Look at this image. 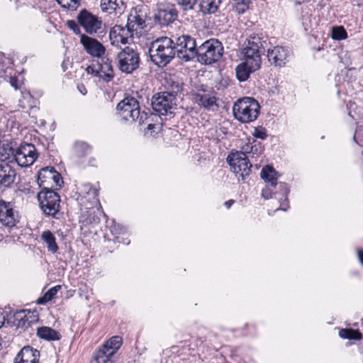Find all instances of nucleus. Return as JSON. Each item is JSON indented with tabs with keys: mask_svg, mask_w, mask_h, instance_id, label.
Returning <instances> with one entry per match:
<instances>
[{
	"mask_svg": "<svg viewBox=\"0 0 363 363\" xmlns=\"http://www.w3.org/2000/svg\"><path fill=\"white\" fill-rule=\"evenodd\" d=\"M74 152L79 157H85L91 152V147L84 142H77L74 145Z\"/></svg>",
	"mask_w": 363,
	"mask_h": 363,
	"instance_id": "f704fd0d",
	"label": "nucleus"
},
{
	"mask_svg": "<svg viewBox=\"0 0 363 363\" xmlns=\"http://www.w3.org/2000/svg\"><path fill=\"white\" fill-rule=\"evenodd\" d=\"M186 36H188V34L172 38L161 37L153 41L149 49L151 60L159 67L166 66L176 55L184 60L182 56L187 53V48L181 40Z\"/></svg>",
	"mask_w": 363,
	"mask_h": 363,
	"instance_id": "f257e3e1",
	"label": "nucleus"
},
{
	"mask_svg": "<svg viewBox=\"0 0 363 363\" xmlns=\"http://www.w3.org/2000/svg\"><path fill=\"white\" fill-rule=\"evenodd\" d=\"M51 181H53V182L55 184V186L58 187H61L62 184H63V180L61 175L55 170L51 179Z\"/></svg>",
	"mask_w": 363,
	"mask_h": 363,
	"instance_id": "c03bdc74",
	"label": "nucleus"
},
{
	"mask_svg": "<svg viewBox=\"0 0 363 363\" xmlns=\"http://www.w3.org/2000/svg\"><path fill=\"white\" fill-rule=\"evenodd\" d=\"M117 60L118 69L125 74H131L136 70L140 62L138 51L129 46L118 53Z\"/></svg>",
	"mask_w": 363,
	"mask_h": 363,
	"instance_id": "0eeeda50",
	"label": "nucleus"
},
{
	"mask_svg": "<svg viewBox=\"0 0 363 363\" xmlns=\"http://www.w3.org/2000/svg\"><path fill=\"white\" fill-rule=\"evenodd\" d=\"M123 4V0H101V9L104 12L111 13Z\"/></svg>",
	"mask_w": 363,
	"mask_h": 363,
	"instance_id": "2f4dec72",
	"label": "nucleus"
},
{
	"mask_svg": "<svg viewBox=\"0 0 363 363\" xmlns=\"http://www.w3.org/2000/svg\"><path fill=\"white\" fill-rule=\"evenodd\" d=\"M287 208H288V203L286 205L281 204L279 208L281 210L286 211L287 209Z\"/></svg>",
	"mask_w": 363,
	"mask_h": 363,
	"instance_id": "5fc2aeb1",
	"label": "nucleus"
},
{
	"mask_svg": "<svg viewBox=\"0 0 363 363\" xmlns=\"http://www.w3.org/2000/svg\"><path fill=\"white\" fill-rule=\"evenodd\" d=\"M331 36L334 40H342L347 38V33L343 26H335L332 28Z\"/></svg>",
	"mask_w": 363,
	"mask_h": 363,
	"instance_id": "e433bc0d",
	"label": "nucleus"
},
{
	"mask_svg": "<svg viewBox=\"0 0 363 363\" xmlns=\"http://www.w3.org/2000/svg\"><path fill=\"white\" fill-rule=\"evenodd\" d=\"M262 151L263 149L261 143L253 139L252 143L249 140L247 143L243 145L242 147V151L240 152L245 153L246 156L249 155L252 157H254L261 155Z\"/></svg>",
	"mask_w": 363,
	"mask_h": 363,
	"instance_id": "bb28decb",
	"label": "nucleus"
},
{
	"mask_svg": "<svg viewBox=\"0 0 363 363\" xmlns=\"http://www.w3.org/2000/svg\"><path fill=\"white\" fill-rule=\"evenodd\" d=\"M86 71L87 74H92L100 78L99 67L97 66L96 67L94 65H89L86 67Z\"/></svg>",
	"mask_w": 363,
	"mask_h": 363,
	"instance_id": "49530a36",
	"label": "nucleus"
},
{
	"mask_svg": "<svg viewBox=\"0 0 363 363\" xmlns=\"http://www.w3.org/2000/svg\"><path fill=\"white\" fill-rule=\"evenodd\" d=\"M135 33L133 26H130L128 23L124 27L116 25L110 30L109 39L111 45L118 46L128 43V39L133 38Z\"/></svg>",
	"mask_w": 363,
	"mask_h": 363,
	"instance_id": "ddd939ff",
	"label": "nucleus"
},
{
	"mask_svg": "<svg viewBox=\"0 0 363 363\" xmlns=\"http://www.w3.org/2000/svg\"><path fill=\"white\" fill-rule=\"evenodd\" d=\"M18 222V213L14 211L11 203L0 199V223L10 230L16 226Z\"/></svg>",
	"mask_w": 363,
	"mask_h": 363,
	"instance_id": "2eb2a0df",
	"label": "nucleus"
},
{
	"mask_svg": "<svg viewBox=\"0 0 363 363\" xmlns=\"http://www.w3.org/2000/svg\"><path fill=\"white\" fill-rule=\"evenodd\" d=\"M267 46V40L259 35H250L245 43L242 49L244 62L251 67V69L260 68L261 56L264 53Z\"/></svg>",
	"mask_w": 363,
	"mask_h": 363,
	"instance_id": "7ed1b4c3",
	"label": "nucleus"
},
{
	"mask_svg": "<svg viewBox=\"0 0 363 363\" xmlns=\"http://www.w3.org/2000/svg\"><path fill=\"white\" fill-rule=\"evenodd\" d=\"M78 89L82 94L85 95L86 94V89L84 85L79 86Z\"/></svg>",
	"mask_w": 363,
	"mask_h": 363,
	"instance_id": "3c124183",
	"label": "nucleus"
},
{
	"mask_svg": "<svg viewBox=\"0 0 363 363\" xmlns=\"http://www.w3.org/2000/svg\"><path fill=\"white\" fill-rule=\"evenodd\" d=\"M80 0H61L59 4L69 10H76L79 5Z\"/></svg>",
	"mask_w": 363,
	"mask_h": 363,
	"instance_id": "4c0bfd02",
	"label": "nucleus"
},
{
	"mask_svg": "<svg viewBox=\"0 0 363 363\" xmlns=\"http://www.w3.org/2000/svg\"><path fill=\"white\" fill-rule=\"evenodd\" d=\"M177 18V11L172 4L160 5L155 14V19L162 26H167Z\"/></svg>",
	"mask_w": 363,
	"mask_h": 363,
	"instance_id": "f3484780",
	"label": "nucleus"
},
{
	"mask_svg": "<svg viewBox=\"0 0 363 363\" xmlns=\"http://www.w3.org/2000/svg\"><path fill=\"white\" fill-rule=\"evenodd\" d=\"M178 5L185 11L191 10L198 0H177Z\"/></svg>",
	"mask_w": 363,
	"mask_h": 363,
	"instance_id": "ea45409f",
	"label": "nucleus"
},
{
	"mask_svg": "<svg viewBox=\"0 0 363 363\" xmlns=\"http://www.w3.org/2000/svg\"><path fill=\"white\" fill-rule=\"evenodd\" d=\"M15 169L7 162L0 163V187H8L14 182Z\"/></svg>",
	"mask_w": 363,
	"mask_h": 363,
	"instance_id": "aec40b11",
	"label": "nucleus"
},
{
	"mask_svg": "<svg viewBox=\"0 0 363 363\" xmlns=\"http://www.w3.org/2000/svg\"><path fill=\"white\" fill-rule=\"evenodd\" d=\"M38 157V153L34 145L31 143H22L15 149L13 159L21 167L32 165Z\"/></svg>",
	"mask_w": 363,
	"mask_h": 363,
	"instance_id": "f8f14e48",
	"label": "nucleus"
},
{
	"mask_svg": "<svg viewBox=\"0 0 363 363\" xmlns=\"http://www.w3.org/2000/svg\"><path fill=\"white\" fill-rule=\"evenodd\" d=\"M267 59L269 63L278 67L286 65L289 57V51L287 48L277 45L267 49Z\"/></svg>",
	"mask_w": 363,
	"mask_h": 363,
	"instance_id": "dca6fc26",
	"label": "nucleus"
},
{
	"mask_svg": "<svg viewBox=\"0 0 363 363\" xmlns=\"http://www.w3.org/2000/svg\"><path fill=\"white\" fill-rule=\"evenodd\" d=\"M98 59L99 60L97 67H99L100 78L107 82L111 81L114 77V72L110 60L104 56Z\"/></svg>",
	"mask_w": 363,
	"mask_h": 363,
	"instance_id": "412c9836",
	"label": "nucleus"
},
{
	"mask_svg": "<svg viewBox=\"0 0 363 363\" xmlns=\"http://www.w3.org/2000/svg\"><path fill=\"white\" fill-rule=\"evenodd\" d=\"M55 1L59 4L61 0H55Z\"/></svg>",
	"mask_w": 363,
	"mask_h": 363,
	"instance_id": "4d7b16f0",
	"label": "nucleus"
},
{
	"mask_svg": "<svg viewBox=\"0 0 363 363\" xmlns=\"http://www.w3.org/2000/svg\"><path fill=\"white\" fill-rule=\"evenodd\" d=\"M68 28L72 30L74 33L76 35H81V29L79 28V23L75 22L74 21H68L67 23Z\"/></svg>",
	"mask_w": 363,
	"mask_h": 363,
	"instance_id": "79ce46f5",
	"label": "nucleus"
},
{
	"mask_svg": "<svg viewBox=\"0 0 363 363\" xmlns=\"http://www.w3.org/2000/svg\"><path fill=\"white\" fill-rule=\"evenodd\" d=\"M79 41L84 50L90 56L96 58H101L104 56L106 48L97 39L86 34H81Z\"/></svg>",
	"mask_w": 363,
	"mask_h": 363,
	"instance_id": "4468645a",
	"label": "nucleus"
},
{
	"mask_svg": "<svg viewBox=\"0 0 363 363\" xmlns=\"http://www.w3.org/2000/svg\"><path fill=\"white\" fill-rule=\"evenodd\" d=\"M272 188L270 186H267L265 188H264L262 191V197L264 198V199H269L270 198H272V194L273 193V190H272Z\"/></svg>",
	"mask_w": 363,
	"mask_h": 363,
	"instance_id": "a18cd8bd",
	"label": "nucleus"
},
{
	"mask_svg": "<svg viewBox=\"0 0 363 363\" xmlns=\"http://www.w3.org/2000/svg\"><path fill=\"white\" fill-rule=\"evenodd\" d=\"M61 289L60 285L55 286L50 289L44 295L37 300V303L44 305L51 301L57 294V291Z\"/></svg>",
	"mask_w": 363,
	"mask_h": 363,
	"instance_id": "473e14b6",
	"label": "nucleus"
},
{
	"mask_svg": "<svg viewBox=\"0 0 363 363\" xmlns=\"http://www.w3.org/2000/svg\"><path fill=\"white\" fill-rule=\"evenodd\" d=\"M77 18L79 24L90 35L100 34L104 31L105 26L101 19L86 9L81 11Z\"/></svg>",
	"mask_w": 363,
	"mask_h": 363,
	"instance_id": "9d476101",
	"label": "nucleus"
},
{
	"mask_svg": "<svg viewBox=\"0 0 363 363\" xmlns=\"http://www.w3.org/2000/svg\"><path fill=\"white\" fill-rule=\"evenodd\" d=\"M40 352L30 346L23 347L17 354L13 363H39Z\"/></svg>",
	"mask_w": 363,
	"mask_h": 363,
	"instance_id": "6ab92c4d",
	"label": "nucleus"
},
{
	"mask_svg": "<svg viewBox=\"0 0 363 363\" xmlns=\"http://www.w3.org/2000/svg\"><path fill=\"white\" fill-rule=\"evenodd\" d=\"M227 161L238 180L241 178L244 181L250 175L252 164L245 153L239 152H231L228 155Z\"/></svg>",
	"mask_w": 363,
	"mask_h": 363,
	"instance_id": "1a4fd4ad",
	"label": "nucleus"
},
{
	"mask_svg": "<svg viewBox=\"0 0 363 363\" xmlns=\"http://www.w3.org/2000/svg\"><path fill=\"white\" fill-rule=\"evenodd\" d=\"M80 195L84 197H88L89 201L93 203H97L99 200L97 199L98 190L89 184L84 183L78 188Z\"/></svg>",
	"mask_w": 363,
	"mask_h": 363,
	"instance_id": "a878e982",
	"label": "nucleus"
},
{
	"mask_svg": "<svg viewBox=\"0 0 363 363\" xmlns=\"http://www.w3.org/2000/svg\"><path fill=\"white\" fill-rule=\"evenodd\" d=\"M165 80L167 91L169 94H174V96L176 97L177 94L182 91L184 83L181 79L176 76H169Z\"/></svg>",
	"mask_w": 363,
	"mask_h": 363,
	"instance_id": "393cba45",
	"label": "nucleus"
},
{
	"mask_svg": "<svg viewBox=\"0 0 363 363\" xmlns=\"http://www.w3.org/2000/svg\"><path fill=\"white\" fill-rule=\"evenodd\" d=\"M194 101L206 109L213 111L218 107L215 94L206 90H200L194 95Z\"/></svg>",
	"mask_w": 363,
	"mask_h": 363,
	"instance_id": "a211bd4d",
	"label": "nucleus"
},
{
	"mask_svg": "<svg viewBox=\"0 0 363 363\" xmlns=\"http://www.w3.org/2000/svg\"><path fill=\"white\" fill-rule=\"evenodd\" d=\"M252 135L256 138L264 140L267 137V131L265 128L262 127L255 128L252 132Z\"/></svg>",
	"mask_w": 363,
	"mask_h": 363,
	"instance_id": "a19ab883",
	"label": "nucleus"
},
{
	"mask_svg": "<svg viewBox=\"0 0 363 363\" xmlns=\"http://www.w3.org/2000/svg\"><path fill=\"white\" fill-rule=\"evenodd\" d=\"M259 69V68L251 69V67H250L247 62L243 61L242 63L238 65L235 69L236 77L240 82H245L249 78L250 74L252 72H254Z\"/></svg>",
	"mask_w": 363,
	"mask_h": 363,
	"instance_id": "c85d7f7f",
	"label": "nucleus"
},
{
	"mask_svg": "<svg viewBox=\"0 0 363 363\" xmlns=\"http://www.w3.org/2000/svg\"><path fill=\"white\" fill-rule=\"evenodd\" d=\"M177 99L174 94H169L168 91L155 94L151 100L152 109L160 115L166 116L172 113L176 108Z\"/></svg>",
	"mask_w": 363,
	"mask_h": 363,
	"instance_id": "9b49d317",
	"label": "nucleus"
},
{
	"mask_svg": "<svg viewBox=\"0 0 363 363\" xmlns=\"http://www.w3.org/2000/svg\"><path fill=\"white\" fill-rule=\"evenodd\" d=\"M359 261L363 265V250H359L357 252Z\"/></svg>",
	"mask_w": 363,
	"mask_h": 363,
	"instance_id": "8fccbe9b",
	"label": "nucleus"
},
{
	"mask_svg": "<svg viewBox=\"0 0 363 363\" xmlns=\"http://www.w3.org/2000/svg\"><path fill=\"white\" fill-rule=\"evenodd\" d=\"M279 186L284 190L283 195L285 196V201L288 202V199L286 196L287 194L289 193V189L286 188V186L284 184H280Z\"/></svg>",
	"mask_w": 363,
	"mask_h": 363,
	"instance_id": "de8ad7c7",
	"label": "nucleus"
},
{
	"mask_svg": "<svg viewBox=\"0 0 363 363\" xmlns=\"http://www.w3.org/2000/svg\"><path fill=\"white\" fill-rule=\"evenodd\" d=\"M233 203H234L233 200H229V201H225L224 204L227 208H230V206H232V204Z\"/></svg>",
	"mask_w": 363,
	"mask_h": 363,
	"instance_id": "603ef678",
	"label": "nucleus"
},
{
	"mask_svg": "<svg viewBox=\"0 0 363 363\" xmlns=\"http://www.w3.org/2000/svg\"><path fill=\"white\" fill-rule=\"evenodd\" d=\"M354 140L356 143L360 145L363 146V128H359L356 130L355 133L354 135Z\"/></svg>",
	"mask_w": 363,
	"mask_h": 363,
	"instance_id": "37998d69",
	"label": "nucleus"
},
{
	"mask_svg": "<svg viewBox=\"0 0 363 363\" xmlns=\"http://www.w3.org/2000/svg\"><path fill=\"white\" fill-rule=\"evenodd\" d=\"M123 340L120 336H113L106 341L94 354L96 363L111 362L113 357L122 345Z\"/></svg>",
	"mask_w": 363,
	"mask_h": 363,
	"instance_id": "6e6552de",
	"label": "nucleus"
},
{
	"mask_svg": "<svg viewBox=\"0 0 363 363\" xmlns=\"http://www.w3.org/2000/svg\"><path fill=\"white\" fill-rule=\"evenodd\" d=\"M5 321V318L1 313H0V328L3 325Z\"/></svg>",
	"mask_w": 363,
	"mask_h": 363,
	"instance_id": "864d4df0",
	"label": "nucleus"
},
{
	"mask_svg": "<svg viewBox=\"0 0 363 363\" xmlns=\"http://www.w3.org/2000/svg\"><path fill=\"white\" fill-rule=\"evenodd\" d=\"M10 83H11V85L15 88V89H18V85H17V79L14 77H11L10 79Z\"/></svg>",
	"mask_w": 363,
	"mask_h": 363,
	"instance_id": "09e8293b",
	"label": "nucleus"
},
{
	"mask_svg": "<svg viewBox=\"0 0 363 363\" xmlns=\"http://www.w3.org/2000/svg\"><path fill=\"white\" fill-rule=\"evenodd\" d=\"M40 206L45 214L55 216L60 210V196L49 186H43L38 194Z\"/></svg>",
	"mask_w": 363,
	"mask_h": 363,
	"instance_id": "423d86ee",
	"label": "nucleus"
},
{
	"mask_svg": "<svg viewBox=\"0 0 363 363\" xmlns=\"http://www.w3.org/2000/svg\"><path fill=\"white\" fill-rule=\"evenodd\" d=\"M37 336L46 341H57L62 337L59 332L48 326H42L37 328Z\"/></svg>",
	"mask_w": 363,
	"mask_h": 363,
	"instance_id": "5701e85b",
	"label": "nucleus"
},
{
	"mask_svg": "<svg viewBox=\"0 0 363 363\" xmlns=\"http://www.w3.org/2000/svg\"><path fill=\"white\" fill-rule=\"evenodd\" d=\"M154 128H155V125L154 124L150 123L147 125V129L148 130H152Z\"/></svg>",
	"mask_w": 363,
	"mask_h": 363,
	"instance_id": "6e6d98bb",
	"label": "nucleus"
},
{
	"mask_svg": "<svg viewBox=\"0 0 363 363\" xmlns=\"http://www.w3.org/2000/svg\"><path fill=\"white\" fill-rule=\"evenodd\" d=\"M260 106L252 97H244L238 99L233 105L234 117L242 123H250L255 121L259 114Z\"/></svg>",
	"mask_w": 363,
	"mask_h": 363,
	"instance_id": "20e7f679",
	"label": "nucleus"
},
{
	"mask_svg": "<svg viewBox=\"0 0 363 363\" xmlns=\"http://www.w3.org/2000/svg\"><path fill=\"white\" fill-rule=\"evenodd\" d=\"M15 149L9 145H2L0 146V160L1 162L9 160L11 156L14 157Z\"/></svg>",
	"mask_w": 363,
	"mask_h": 363,
	"instance_id": "c9c22d12",
	"label": "nucleus"
},
{
	"mask_svg": "<svg viewBox=\"0 0 363 363\" xmlns=\"http://www.w3.org/2000/svg\"><path fill=\"white\" fill-rule=\"evenodd\" d=\"M339 335L343 339L360 340L362 338V335L359 330L352 329H341L339 332Z\"/></svg>",
	"mask_w": 363,
	"mask_h": 363,
	"instance_id": "72a5a7b5",
	"label": "nucleus"
},
{
	"mask_svg": "<svg viewBox=\"0 0 363 363\" xmlns=\"http://www.w3.org/2000/svg\"><path fill=\"white\" fill-rule=\"evenodd\" d=\"M236 2L235 10L238 13H243L248 9L251 0H234Z\"/></svg>",
	"mask_w": 363,
	"mask_h": 363,
	"instance_id": "58836bf2",
	"label": "nucleus"
},
{
	"mask_svg": "<svg viewBox=\"0 0 363 363\" xmlns=\"http://www.w3.org/2000/svg\"><path fill=\"white\" fill-rule=\"evenodd\" d=\"M145 23V15H143L140 9L135 8L131 11L127 20V23L131 26L133 30L137 33L138 29L143 28Z\"/></svg>",
	"mask_w": 363,
	"mask_h": 363,
	"instance_id": "4be33fe9",
	"label": "nucleus"
},
{
	"mask_svg": "<svg viewBox=\"0 0 363 363\" xmlns=\"http://www.w3.org/2000/svg\"><path fill=\"white\" fill-rule=\"evenodd\" d=\"M41 238L46 243L48 251L55 253L58 250L56 239L50 230L43 232Z\"/></svg>",
	"mask_w": 363,
	"mask_h": 363,
	"instance_id": "7c9ffc66",
	"label": "nucleus"
},
{
	"mask_svg": "<svg viewBox=\"0 0 363 363\" xmlns=\"http://www.w3.org/2000/svg\"><path fill=\"white\" fill-rule=\"evenodd\" d=\"M116 111L122 120L134 122L138 121L143 125L147 120V114L145 112L140 113L139 103L134 97H125L121 101L117 106Z\"/></svg>",
	"mask_w": 363,
	"mask_h": 363,
	"instance_id": "39448f33",
	"label": "nucleus"
},
{
	"mask_svg": "<svg viewBox=\"0 0 363 363\" xmlns=\"http://www.w3.org/2000/svg\"><path fill=\"white\" fill-rule=\"evenodd\" d=\"M181 42L187 48V53L182 56L185 62L196 57L197 61L201 64L211 65L218 62L223 55V47L216 39L207 40L198 45L196 39L188 35Z\"/></svg>",
	"mask_w": 363,
	"mask_h": 363,
	"instance_id": "f03ea898",
	"label": "nucleus"
},
{
	"mask_svg": "<svg viewBox=\"0 0 363 363\" xmlns=\"http://www.w3.org/2000/svg\"><path fill=\"white\" fill-rule=\"evenodd\" d=\"M55 170L52 167H46L40 169L38 174V184L40 187L43 189V186H47L45 184L51 181Z\"/></svg>",
	"mask_w": 363,
	"mask_h": 363,
	"instance_id": "c756f323",
	"label": "nucleus"
},
{
	"mask_svg": "<svg viewBox=\"0 0 363 363\" xmlns=\"http://www.w3.org/2000/svg\"><path fill=\"white\" fill-rule=\"evenodd\" d=\"M199 10L203 15L216 13L222 2V0H199Z\"/></svg>",
	"mask_w": 363,
	"mask_h": 363,
	"instance_id": "b1692460",
	"label": "nucleus"
},
{
	"mask_svg": "<svg viewBox=\"0 0 363 363\" xmlns=\"http://www.w3.org/2000/svg\"><path fill=\"white\" fill-rule=\"evenodd\" d=\"M260 176L265 182L269 183L272 187H275L278 179L277 172L269 165L262 168Z\"/></svg>",
	"mask_w": 363,
	"mask_h": 363,
	"instance_id": "cd10ccee",
	"label": "nucleus"
}]
</instances>
